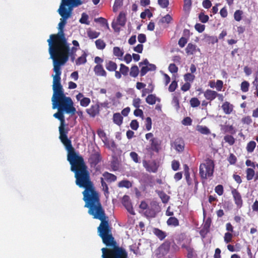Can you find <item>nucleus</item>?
<instances>
[{
	"mask_svg": "<svg viewBox=\"0 0 258 258\" xmlns=\"http://www.w3.org/2000/svg\"><path fill=\"white\" fill-rule=\"evenodd\" d=\"M64 27L58 26V32L56 34H51L47 41L48 43V51L50 58L53 60V70L55 75H52L53 92H64L60 84L61 75V67L63 66L69 60V57L72 62L75 59L77 48L75 47H70L65 37Z\"/></svg>",
	"mask_w": 258,
	"mask_h": 258,
	"instance_id": "1",
	"label": "nucleus"
},
{
	"mask_svg": "<svg viewBox=\"0 0 258 258\" xmlns=\"http://www.w3.org/2000/svg\"><path fill=\"white\" fill-rule=\"evenodd\" d=\"M76 158L74 156L69 157L71 169L75 174L76 184L80 187L85 188L83 192V200L85 202V207H88L100 202L99 195L90 180V174L83 157H77V160Z\"/></svg>",
	"mask_w": 258,
	"mask_h": 258,
	"instance_id": "2",
	"label": "nucleus"
},
{
	"mask_svg": "<svg viewBox=\"0 0 258 258\" xmlns=\"http://www.w3.org/2000/svg\"><path fill=\"white\" fill-rule=\"evenodd\" d=\"M51 101L52 109L57 108L58 110L53 116L60 120L59 126L64 127L65 119L63 114L74 115L76 112L73 101L70 97L66 96L64 92H53Z\"/></svg>",
	"mask_w": 258,
	"mask_h": 258,
	"instance_id": "3",
	"label": "nucleus"
},
{
	"mask_svg": "<svg viewBox=\"0 0 258 258\" xmlns=\"http://www.w3.org/2000/svg\"><path fill=\"white\" fill-rule=\"evenodd\" d=\"M89 208L88 213L92 215L94 219H99L101 223L98 227V232L100 237H103L111 233V229L109 226L107 217L103 209L100 202L95 204L87 207Z\"/></svg>",
	"mask_w": 258,
	"mask_h": 258,
	"instance_id": "4",
	"label": "nucleus"
},
{
	"mask_svg": "<svg viewBox=\"0 0 258 258\" xmlns=\"http://www.w3.org/2000/svg\"><path fill=\"white\" fill-rule=\"evenodd\" d=\"M75 1L74 3L70 2L68 4H64L66 11L63 13V15H62V18L60 19V22L58 26L60 27H64L67 23V20L72 17L74 8H77L84 4V2L82 0H75Z\"/></svg>",
	"mask_w": 258,
	"mask_h": 258,
	"instance_id": "5",
	"label": "nucleus"
},
{
	"mask_svg": "<svg viewBox=\"0 0 258 258\" xmlns=\"http://www.w3.org/2000/svg\"><path fill=\"white\" fill-rule=\"evenodd\" d=\"M102 258H128L125 250L122 247L114 246L112 249L102 248Z\"/></svg>",
	"mask_w": 258,
	"mask_h": 258,
	"instance_id": "6",
	"label": "nucleus"
},
{
	"mask_svg": "<svg viewBox=\"0 0 258 258\" xmlns=\"http://www.w3.org/2000/svg\"><path fill=\"white\" fill-rule=\"evenodd\" d=\"M59 132L60 134L59 139L61 142L65 146L68 152V160L69 161V160L70 159L69 157L71 156H74L78 158H81V156L76 154V153L74 152V148L72 145L71 141L69 140L67 137L68 132L64 131V127L59 126ZM75 159L76 160L78 159L77 158H76Z\"/></svg>",
	"mask_w": 258,
	"mask_h": 258,
	"instance_id": "7",
	"label": "nucleus"
},
{
	"mask_svg": "<svg viewBox=\"0 0 258 258\" xmlns=\"http://www.w3.org/2000/svg\"><path fill=\"white\" fill-rule=\"evenodd\" d=\"M214 168L213 161L209 159L205 160V162L200 166V175L202 179H207L213 176Z\"/></svg>",
	"mask_w": 258,
	"mask_h": 258,
	"instance_id": "8",
	"label": "nucleus"
},
{
	"mask_svg": "<svg viewBox=\"0 0 258 258\" xmlns=\"http://www.w3.org/2000/svg\"><path fill=\"white\" fill-rule=\"evenodd\" d=\"M102 160V157L100 152L94 149L90 153L89 158L88 159L89 163L92 168H96L97 169V165Z\"/></svg>",
	"mask_w": 258,
	"mask_h": 258,
	"instance_id": "9",
	"label": "nucleus"
},
{
	"mask_svg": "<svg viewBox=\"0 0 258 258\" xmlns=\"http://www.w3.org/2000/svg\"><path fill=\"white\" fill-rule=\"evenodd\" d=\"M231 194L237 208L238 209L241 208L243 205V201L240 194L235 188L232 189Z\"/></svg>",
	"mask_w": 258,
	"mask_h": 258,
	"instance_id": "10",
	"label": "nucleus"
},
{
	"mask_svg": "<svg viewBox=\"0 0 258 258\" xmlns=\"http://www.w3.org/2000/svg\"><path fill=\"white\" fill-rule=\"evenodd\" d=\"M94 71L98 76L106 77L107 73L102 64H97L94 68Z\"/></svg>",
	"mask_w": 258,
	"mask_h": 258,
	"instance_id": "11",
	"label": "nucleus"
},
{
	"mask_svg": "<svg viewBox=\"0 0 258 258\" xmlns=\"http://www.w3.org/2000/svg\"><path fill=\"white\" fill-rule=\"evenodd\" d=\"M87 112L92 117H95L99 113V106L98 104L92 105L90 108L87 109Z\"/></svg>",
	"mask_w": 258,
	"mask_h": 258,
	"instance_id": "12",
	"label": "nucleus"
},
{
	"mask_svg": "<svg viewBox=\"0 0 258 258\" xmlns=\"http://www.w3.org/2000/svg\"><path fill=\"white\" fill-rule=\"evenodd\" d=\"M128 196H124L123 199V204L124 206L125 207L127 211L131 214L135 215V212L134 211L133 208L131 205L130 202L128 200Z\"/></svg>",
	"mask_w": 258,
	"mask_h": 258,
	"instance_id": "13",
	"label": "nucleus"
},
{
	"mask_svg": "<svg viewBox=\"0 0 258 258\" xmlns=\"http://www.w3.org/2000/svg\"><path fill=\"white\" fill-rule=\"evenodd\" d=\"M75 2V0H61L60 5L57 10V12L61 18H62V15H63V13L66 11V8H64V4H68L70 2L74 3Z\"/></svg>",
	"mask_w": 258,
	"mask_h": 258,
	"instance_id": "14",
	"label": "nucleus"
},
{
	"mask_svg": "<svg viewBox=\"0 0 258 258\" xmlns=\"http://www.w3.org/2000/svg\"><path fill=\"white\" fill-rule=\"evenodd\" d=\"M101 237L102 239L103 243L107 246H111L115 243L114 238L112 236L111 233Z\"/></svg>",
	"mask_w": 258,
	"mask_h": 258,
	"instance_id": "15",
	"label": "nucleus"
},
{
	"mask_svg": "<svg viewBox=\"0 0 258 258\" xmlns=\"http://www.w3.org/2000/svg\"><path fill=\"white\" fill-rule=\"evenodd\" d=\"M170 244L168 241H165L159 247V251L162 255L166 254L170 249Z\"/></svg>",
	"mask_w": 258,
	"mask_h": 258,
	"instance_id": "16",
	"label": "nucleus"
},
{
	"mask_svg": "<svg viewBox=\"0 0 258 258\" xmlns=\"http://www.w3.org/2000/svg\"><path fill=\"white\" fill-rule=\"evenodd\" d=\"M218 95V93L211 90H207L204 93V96L207 99L209 100H214Z\"/></svg>",
	"mask_w": 258,
	"mask_h": 258,
	"instance_id": "17",
	"label": "nucleus"
},
{
	"mask_svg": "<svg viewBox=\"0 0 258 258\" xmlns=\"http://www.w3.org/2000/svg\"><path fill=\"white\" fill-rule=\"evenodd\" d=\"M102 175L103 176V178L104 179L108 182H114L117 179V177L115 175L110 173L108 172H105Z\"/></svg>",
	"mask_w": 258,
	"mask_h": 258,
	"instance_id": "18",
	"label": "nucleus"
},
{
	"mask_svg": "<svg viewBox=\"0 0 258 258\" xmlns=\"http://www.w3.org/2000/svg\"><path fill=\"white\" fill-rule=\"evenodd\" d=\"M146 101L149 104L153 105L156 103V101L160 102V99L156 97L155 95L150 94L147 97L146 99Z\"/></svg>",
	"mask_w": 258,
	"mask_h": 258,
	"instance_id": "19",
	"label": "nucleus"
},
{
	"mask_svg": "<svg viewBox=\"0 0 258 258\" xmlns=\"http://www.w3.org/2000/svg\"><path fill=\"white\" fill-rule=\"evenodd\" d=\"M117 66L115 62L111 60L106 61L105 68L109 71H115V70L117 69Z\"/></svg>",
	"mask_w": 258,
	"mask_h": 258,
	"instance_id": "20",
	"label": "nucleus"
},
{
	"mask_svg": "<svg viewBox=\"0 0 258 258\" xmlns=\"http://www.w3.org/2000/svg\"><path fill=\"white\" fill-rule=\"evenodd\" d=\"M151 149L156 152H158L160 142L157 138H154L150 140Z\"/></svg>",
	"mask_w": 258,
	"mask_h": 258,
	"instance_id": "21",
	"label": "nucleus"
},
{
	"mask_svg": "<svg viewBox=\"0 0 258 258\" xmlns=\"http://www.w3.org/2000/svg\"><path fill=\"white\" fill-rule=\"evenodd\" d=\"M179 95L180 94L177 93L176 92L172 94L173 98L172 100V104L176 108V110H178L179 108V103L178 99V97L179 96Z\"/></svg>",
	"mask_w": 258,
	"mask_h": 258,
	"instance_id": "22",
	"label": "nucleus"
},
{
	"mask_svg": "<svg viewBox=\"0 0 258 258\" xmlns=\"http://www.w3.org/2000/svg\"><path fill=\"white\" fill-rule=\"evenodd\" d=\"M200 50L199 48L197 49V46L192 43H188L186 48V52L188 54H193L196 53V50Z\"/></svg>",
	"mask_w": 258,
	"mask_h": 258,
	"instance_id": "23",
	"label": "nucleus"
},
{
	"mask_svg": "<svg viewBox=\"0 0 258 258\" xmlns=\"http://www.w3.org/2000/svg\"><path fill=\"white\" fill-rule=\"evenodd\" d=\"M117 22L118 24L121 26H124L125 25L126 23V17L124 13H120L117 18Z\"/></svg>",
	"mask_w": 258,
	"mask_h": 258,
	"instance_id": "24",
	"label": "nucleus"
},
{
	"mask_svg": "<svg viewBox=\"0 0 258 258\" xmlns=\"http://www.w3.org/2000/svg\"><path fill=\"white\" fill-rule=\"evenodd\" d=\"M222 108L224 113L227 114L231 113L233 110L232 105L228 102H225L223 103L222 106Z\"/></svg>",
	"mask_w": 258,
	"mask_h": 258,
	"instance_id": "25",
	"label": "nucleus"
},
{
	"mask_svg": "<svg viewBox=\"0 0 258 258\" xmlns=\"http://www.w3.org/2000/svg\"><path fill=\"white\" fill-rule=\"evenodd\" d=\"M123 117L119 113H115L113 116V120L114 123L120 125L122 123Z\"/></svg>",
	"mask_w": 258,
	"mask_h": 258,
	"instance_id": "26",
	"label": "nucleus"
},
{
	"mask_svg": "<svg viewBox=\"0 0 258 258\" xmlns=\"http://www.w3.org/2000/svg\"><path fill=\"white\" fill-rule=\"evenodd\" d=\"M182 246L184 247L187 251V258H194L195 257L196 254L193 248L189 246L183 245Z\"/></svg>",
	"mask_w": 258,
	"mask_h": 258,
	"instance_id": "27",
	"label": "nucleus"
},
{
	"mask_svg": "<svg viewBox=\"0 0 258 258\" xmlns=\"http://www.w3.org/2000/svg\"><path fill=\"white\" fill-rule=\"evenodd\" d=\"M118 186L119 187H125L126 188H129L132 186V183L128 180H122L118 182Z\"/></svg>",
	"mask_w": 258,
	"mask_h": 258,
	"instance_id": "28",
	"label": "nucleus"
},
{
	"mask_svg": "<svg viewBox=\"0 0 258 258\" xmlns=\"http://www.w3.org/2000/svg\"><path fill=\"white\" fill-rule=\"evenodd\" d=\"M167 224L169 226L176 227L179 225V221L176 218L174 217H171L168 219Z\"/></svg>",
	"mask_w": 258,
	"mask_h": 258,
	"instance_id": "29",
	"label": "nucleus"
},
{
	"mask_svg": "<svg viewBox=\"0 0 258 258\" xmlns=\"http://www.w3.org/2000/svg\"><path fill=\"white\" fill-rule=\"evenodd\" d=\"M197 130L204 135H209L210 134V130L206 126L198 125Z\"/></svg>",
	"mask_w": 258,
	"mask_h": 258,
	"instance_id": "30",
	"label": "nucleus"
},
{
	"mask_svg": "<svg viewBox=\"0 0 258 258\" xmlns=\"http://www.w3.org/2000/svg\"><path fill=\"white\" fill-rule=\"evenodd\" d=\"M86 56V53L84 52L83 54L76 60V64L79 66L85 63L87 61Z\"/></svg>",
	"mask_w": 258,
	"mask_h": 258,
	"instance_id": "31",
	"label": "nucleus"
},
{
	"mask_svg": "<svg viewBox=\"0 0 258 258\" xmlns=\"http://www.w3.org/2000/svg\"><path fill=\"white\" fill-rule=\"evenodd\" d=\"M184 143L182 141H176L175 142V148L178 152H181L184 149Z\"/></svg>",
	"mask_w": 258,
	"mask_h": 258,
	"instance_id": "32",
	"label": "nucleus"
},
{
	"mask_svg": "<svg viewBox=\"0 0 258 258\" xmlns=\"http://www.w3.org/2000/svg\"><path fill=\"white\" fill-rule=\"evenodd\" d=\"M87 35L90 39H95L100 35V32L91 29L87 30Z\"/></svg>",
	"mask_w": 258,
	"mask_h": 258,
	"instance_id": "33",
	"label": "nucleus"
},
{
	"mask_svg": "<svg viewBox=\"0 0 258 258\" xmlns=\"http://www.w3.org/2000/svg\"><path fill=\"white\" fill-rule=\"evenodd\" d=\"M139 73V68L137 66L134 65L131 68V71L130 72V75L131 76L136 78L138 76Z\"/></svg>",
	"mask_w": 258,
	"mask_h": 258,
	"instance_id": "34",
	"label": "nucleus"
},
{
	"mask_svg": "<svg viewBox=\"0 0 258 258\" xmlns=\"http://www.w3.org/2000/svg\"><path fill=\"white\" fill-rule=\"evenodd\" d=\"M246 179L247 180H252L255 174L254 170L252 168H248L246 169Z\"/></svg>",
	"mask_w": 258,
	"mask_h": 258,
	"instance_id": "35",
	"label": "nucleus"
},
{
	"mask_svg": "<svg viewBox=\"0 0 258 258\" xmlns=\"http://www.w3.org/2000/svg\"><path fill=\"white\" fill-rule=\"evenodd\" d=\"M113 52V54L117 57H122L124 53L123 49H120L119 47H114Z\"/></svg>",
	"mask_w": 258,
	"mask_h": 258,
	"instance_id": "36",
	"label": "nucleus"
},
{
	"mask_svg": "<svg viewBox=\"0 0 258 258\" xmlns=\"http://www.w3.org/2000/svg\"><path fill=\"white\" fill-rule=\"evenodd\" d=\"M154 234L161 240L163 239L166 237L165 233L159 229H154Z\"/></svg>",
	"mask_w": 258,
	"mask_h": 258,
	"instance_id": "37",
	"label": "nucleus"
},
{
	"mask_svg": "<svg viewBox=\"0 0 258 258\" xmlns=\"http://www.w3.org/2000/svg\"><path fill=\"white\" fill-rule=\"evenodd\" d=\"M95 21L100 23L102 26H105L107 29H109L108 24L105 18L100 17L99 18L95 19Z\"/></svg>",
	"mask_w": 258,
	"mask_h": 258,
	"instance_id": "38",
	"label": "nucleus"
},
{
	"mask_svg": "<svg viewBox=\"0 0 258 258\" xmlns=\"http://www.w3.org/2000/svg\"><path fill=\"white\" fill-rule=\"evenodd\" d=\"M96 46L98 49L102 50L106 46L105 43L103 40L99 39L95 41Z\"/></svg>",
	"mask_w": 258,
	"mask_h": 258,
	"instance_id": "39",
	"label": "nucleus"
},
{
	"mask_svg": "<svg viewBox=\"0 0 258 258\" xmlns=\"http://www.w3.org/2000/svg\"><path fill=\"white\" fill-rule=\"evenodd\" d=\"M172 20V17L169 14H167L160 20V22L162 23L169 24Z\"/></svg>",
	"mask_w": 258,
	"mask_h": 258,
	"instance_id": "40",
	"label": "nucleus"
},
{
	"mask_svg": "<svg viewBox=\"0 0 258 258\" xmlns=\"http://www.w3.org/2000/svg\"><path fill=\"white\" fill-rule=\"evenodd\" d=\"M224 140L225 142L228 143L230 146L235 143V139L231 135H226L224 137Z\"/></svg>",
	"mask_w": 258,
	"mask_h": 258,
	"instance_id": "41",
	"label": "nucleus"
},
{
	"mask_svg": "<svg viewBox=\"0 0 258 258\" xmlns=\"http://www.w3.org/2000/svg\"><path fill=\"white\" fill-rule=\"evenodd\" d=\"M101 186L102 187L103 190L104 191V194L105 196L109 194L108 192V187L106 183L104 181V179L103 177L100 178Z\"/></svg>",
	"mask_w": 258,
	"mask_h": 258,
	"instance_id": "42",
	"label": "nucleus"
},
{
	"mask_svg": "<svg viewBox=\"0 0 258 258\" xmlns=\"http://www.w3.org/2000/svg\"><path fill=\"white\" fill-rule=\"evenodd\" d=\"M256 143L254 141H250L249 142L246 146L247 151L248 152H252L255 148Z\"/></svg>",
	"mask_w": 258,
	"mask_h": 258,
	"instance_id": "43",
	"label": "nucleus"
},
{
	"mask_svg": "<svg viewBox=\"0 0 258 258\" xmlns=\"http://www.w3.org/2000/svg\"><path fill=\"white\" fill-rule=\"evenodd\" d=\"M195 79V75L191 73H187L184 75V81L186 82H192Z\"/></svg>",
	"mask_w": 258,
	"mask_h": 258,
	"instance_id": "44",
	"label": "nucleus"
},
{
	"mask_svg": "<svg viewBox=\"0 0 258 258\" xmlns=\"http://www.w3.org/2000/svg\"><path fill=\"white\" fill-rule=\"evenodd\" d=\"M211 226V220L207 219L204 224L203 229L201 231L202 232H205L206 233L209 232V229Z\"/></svg>",
	"mask_w": 258,
	"mask_h": 258,
	"instance_id": "45",
	"label": "nucleus"
},
{
	"mask_svg": "<svg viewBox=\"0 0 258 258\" xmlns=\"http://www.w3.org/2000/svg\"><path fill=\"white\" fill-rule=\"evenodd\" d=\"M225 132L229 133L231 134H235L236 133V130L231 125H226L224 127Z\"/></svg>",
	"mask_w": 258,
	"mask_h": 258,
	"instance_id": "46",
	"label": "nucleus"
},
{
	"mask_svg": "<svg viewBox=\"0 0 258 258\" xmlns=\"http://www.w3.org/2000/svg\"><path fill=\"white\" fill-rule=\"evenodd\" d=\"M120 72L123 76H126L129 72L128 67L121 63L120 65Z\"/></svg>",
	"mask_w": 258,
	"mask_h": 258,
	"instance_id": "47",
	"label": "nucleus"
},
{
	"mask_svg": "<svg viewBox=\"0 0 258 258\" xmlns=\"http://www.w3.org/2000/svg\"><path fill=\"white\" fill-rule=\"evenodd\" d=\"M130 157L132 158V159L135 162V163H140V158L139 157V155L138 154L135 152H131L130 154Z\"/></svg>",
	"mask_w": 258,
	"mask_h": 258,
	"instance_id": "48",
	"label": "nucleus"
},
{
	"mask_svg": "<svg viewBox=\"0 0 258 258\" xmlns=\"http://www.w3.org/2000/svg\"><path fill=\"white\" fill-rule=\"evenodd\" d=\"M89 18L88 16L85 13L82 14L81 18L79 20V22L82 24H85L87 25L89 24V22L88 21Z\"/></svg>",
	"mask_w": 258,
	"mask_h": 258,
	"instance_id": "49",
	"label": "nucleus"
},
{
	"mask_svg": "<svg viewBox=\"0 0 258 258\" xmlns=\"http://www.w3.org/2000/svg\"><path fill=\"white\" fill-rule=\"evenodd\" d=\"M243 12L241 10H236L234 14V19L236 21H240L242 19Z\"/></svg>",
	"mask_w": 258,
	"mask_h": 258,
	"instance_id": "50",
	"label": "nucleus"
},
{
	"mask_svg": "<svg viewBox=\"0 0 258 258\" xmlns=\"http://www.w3.org/2000/svg\"><path fill=\"white\" fill-rule=\"evenodd\" d=\"M249 84L247 81H243L241 84V90L243 92H246L248 91Z\"/></svg>",
	"mask_w": 258,
	"mask_h": 258,
	"instance_id": "51",
	"label": "nucleus"
},
{
	"mask_svg": "<svg viewBox=\"0 0 258 258\" xmlns=\"http://www.w3.org/2000/svg\"><path fill=\"white\" fill-rule=\"evenodd\" d=\"M122 5V0H115L113 7V11L116 12Z\"/></svg>",
	"mask_w": 258,
	"mask_h": 258,
	"instance_id": "52",
	"label": "nucleus"
},
{
	"mask_svg": "<svg viewBox=\"0 0 258 258\" xmlns=\"http://www.w3.org/2000/svg\"><path fill=\"white\" fill-rule=\"evenodd\" d=\"M159 196L163 203H167L170 198L169 196H168L164 192H161L159 194Z\"/></svg>",
	"mask_w": 258,
	"mask_h": 258,
	"instance_id": "53",
	"label": "nucleus"
},
{
	"mask_svg": "<svg viewBox=\"0 0 258 258\" xmlns=\"http://www.w3.org/2000/svg\"><path fill=\"white\" fill-rule=\"evenodd\" d=\"M158 4L162 8H166L169 6V0H158Z\"/></svg>",
	"mask_w": 258,
	"mask_h": 258,
	"instance_id": "54",
	"label": "nucleus"
},
{
	"mask_svg": "<svg viewBox=\"0 0 258 258\" xmlns=\"http://www.w3.org/2000/svg\"><path fill=\"white\" fill-rule=\"evenodd\" d=\"M190 104L191 107H196L200 105V101L197 98H192L190 100Z\"/></svg>",
	"mask_w": 258,
	"mask_h": 258,
	"instance_id": "55",
	"label": "nucleus"
},
{
	"mask_svg": "<svg viewBox=\"0 0 258 258\" xmlns=\"http://www.w3.org/2000/svg\"><path fill=\"white\" fill-rule=\"evenodd\" d=\"M199 18L202 23H206L209 20V16L205 15L203 13H201L199 14Z\"/></svg>",
	"mask_w": 258,
	"mask_h": 258,
	"instance_id": "56",
	"label": "nucleus"
},
{
	"mask_svg": "<svg viewBox=\"0 0 258 258\" xmlns=\"http://www.w3.org/2000/svg\"><path fill=\"white\" fill-rule=\"evenodd\" d=\"M145 126L147 131H150L152 127V119L150 117L146 118L145 120Z\"/></svg>",
	"mask_w": 258,
	"mask_h": 258,
	"instance_id": "57",
	"label": "nucleus"
},
{
	"mask_svg": "<svg viewBox=\"0 0 258 258\" xmlns=\"http://www.w3.org/2000/svg\"><path fill=\"white\" fill-rule=\"evenodd\" d=\"M147 170L149 172H156L157 168L155 164H150L147 165L146 167Z\"/></svg>",
	"mask_w": 258,
	"mask_h": 258,
	"instance_id": "58",
	"label": "nucleus"
},
{
	"mask_svg": "<svg viewBox=\"0 0 258 258\" xmlns=\"http://www.w3.org/2000/svg\"><path fill=\"white\" fill-rule=\"evenodd\" d=\"M168 70L171 73H175L178 72V69L174 63H171L169 66Z\"/></svg>",
	"mask_w": 258,
	"mask_h": 258,
	"instance_id": "59",
	"label": "nucleus"
},
{
	"mask_svg": "<svg viewBox=\"0 0 258 258\" xmlns=\"http://www.w3.org/2000/svg\"><path fill=\"white\" fill-rule=\"evenodd\" d=\"M90 103V99L89 98L84 97L81 100L80 104L83 107L87 106Z\"/></svg>",
	"mask_w": 258,
	"mask_h": 258,
	"instance_id": "60",
	"label": "nucleus"
},
{
	"mask_svg": "<svg viewBox=\"0 0 258 258\" xmlns=\"http://www.w3.org/2000/svg\"><path fill=\"white\" fill-rule=\"evenodd\" d=\"M177 87V82L176 81H173L172 82L171 84L170 85L168 90L170 92H172L175 90Z\"/></svg>",
	"mask_w": 258,
	"mask_h": 258,
	"instance_id": "61",
	"label": "nucleus"
},
{
	"mask_svg": "<svg viewBox=\"0 0 258 258\" xmlns=\"http://www.w3.org/2000/svg\"><path fill=\"white\" fill-rule=\"evenodd\" d=\"M228 161L230 164H234L237 161V158L233 154H230L228 158Z\"/></svg>",
	"mask_w": 258,
	"mask_h": 258,
	"instance_id": "62",
	"label": "nucleus"
},
{
	"mask_svg": "<svg viewBox=\"0 0 258 258\" xmlns=\"http://www.w3.org/2000/svg\"><path fill=\"white\" fill-rule=\"evenodd\" d=\"M215 192L219 196L223 194V187L222 185H218L215 188Z\"/></svg>",
	"mask_w": 258,
	"mask_h": 258,
	"instance_id": "63",
	"label": "nucleus"
},
{
	"mask_svg": "<svg viewBox=\"0 0 258 258\" xmlns=\"http://www.w3.org/2000/svg\"><path fill=\"white\" fill-rule=\"evenodd\" d=\"M195 28L197 31L202 33L204 31L205 27V25L198 23L196 24Z\"/></svg>",
	"mask_w": 258,
	"mask_h": 258,
	"instance_id": "64",
	"label": "nucleus"
}]
</instances>
